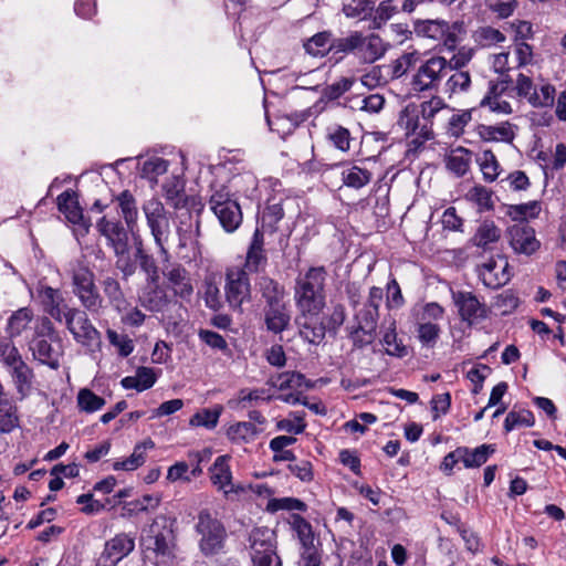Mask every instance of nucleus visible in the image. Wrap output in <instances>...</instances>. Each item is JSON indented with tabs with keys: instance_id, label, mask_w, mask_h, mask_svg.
<instances>
[{
	"instance_id": "f257e3e1",
	"label": "nucleus",
	"mask_w": 566,
	"mask_h": 566,
	"mask_svg": "<svg viewBox=\"0 0 566 566\" xmlns=\"http://www.w3.org/2000/svg\"><path fill=\"white\" fill-rule=\"evenodd\" d=\"M327 271L324 266H312L296 279L294 298L300 312L321 313L325 306V282Z\"/></svg>"
},
{
	"instance_id": "f03ea898",
	"label": "nucleus",
	"mask_w": 566,
	"mask_h": 566,
	"mask_svg": "<svg viewBox=\"0 0 566 566\" xmlns=\"http://www.w3.org/2000/svg\"><path fill=\"white\" fill-rule=\"evenodd\" d=\"M142 210L159 256L164 262H168L170 253L167 244L171 235V224L168 211L164 203L156 197L145 200L143 202Z\"/></svg>"
},
{
	"instance_id": "7ed1b4c3",
	"label": "nucleus",
	"mask_w": 566,
	"mask_h": 566,
	"mask_svg": "<svg viewBox=\"0 0 566 566\" xmlns=\"http://www.w3.org/2000/svg\"><path fill=\"white\" fill-rule=\"evenodd\" d=\"M30 348L40 363L52 369L59 368L62 355L61 338L48 317L39 322Z\"/></svg>"
},
{
	"instance_id": "20e7f679",
	"label": "nucleus",
	"mask_w": 566,
	"mask_h": 566,
	"mask_svg": "<svg viewBox=\"0 0 566 566\" xmlns=\"http://www.w3.org/2000/svg\"><path fill=\"white\" fill-rule=\"evenodd\" d=\"M195 531L199 536V551L205 556L217 555L223 549L228 537L227 530L209 510L205 509L198 513Z\"/></svg>"
},
{
	"instance_id": "39448f33",
	"label": "nucleus",
	"mask_w": 566,
	"mask_h": 566,
	"mask_svg": "<svg viewBox=\"0 0 566 566\" xmlns=\"http://www.w3.org/2000/svg\"><path fill=\"white\" fill-rule=\"evenodd\" d=\"M145 545L155 554L157 563H168L175 558L172 523L165 515H158L149 525Z\"/></svg>"
},
{
	"instance_id": "423d86ee",
	"label": "nucleus",
	"mask_w": 566,
	"mask_h": 566,
	"mask_svg": "<svg viewBox=\"0 0 566 566\" xmlns=\"http://www.w3.org/2000/svg\"><path fill=\"white\" fill-rule=\"evenodd\" d=\"M211 191L210 209L227 232L235 231L242 222V212L239 203L231 198L228 188L223 185L212 186Z\"/></svg>"
},
{
	"instance_id": "0eeeda50",
	"label": "nucleus",
	"mask_w": 566,
	"mask_h": 566,
	"mask_svg": "<svg viewBox=\"0 0 566 566\" xmlns=\"http://www.w3.org/2000/svg\"><path fill=\"white\" fill-rule=\"evenodd\" d=\"M250 555L253 566H282L276 554L275 534L268 527H256L249 535Z\"/></svg>"
},
{
	"instance_id": "6e6552de",
	"label": "nucleus",
	"mask_w": 566,
	"mask_h": 566,
	"mask_svg": "<svg viewBox=\"0 0 566 566\" xmlns=\"http://www.w3.org/2000/svg\"><path fill=\"white\" fill-rule=\"evenodd\" d=\"M419 65L411 78V87L415 92L436 91L447 75V59L432 55L427 60H419Z\"/></svg>"
},
{
	"instance_id": "1a4fd4ad",
	"label": "nucleus",
	"mask_w": 566,
	"mask_h": 566,
	"mask_svg": "<svg viewBox=\"0 0 566 566\" xmlns=\"http://www.w3.org/2000/svg\"><path fill=\"white\" fill-rule=\"evenodd\" d=\"M2 358L7 371L17 389L19 399L23 400L31 392L33 371L22 359L18 348L6 344L2 346Z\"/></svg>"
},
{
	"instance_id": "9d476101",
	"label": "nucleus",
	"mask_w": 566,
	"mask_h": 566,
	"mask_svg": "<svg viewBox=\"0 0 566 566\" xmlns=\"http://www.w3.org/2000/svg\"><path fill=\"white\" fill-rule=\"evenodd\" d=\"M200 223L199 216H192L189 212L184 214L180 219L177 227V248L180 251V258L182 260H197L202 254L201 243L199 241L201 237Z\"/></svg>"
},
{
	"instance_id": "9b49d317",
	"label": "nucleus",
	"mask_w": 566,
	"mask_h": 566,
	"mask_svg": "<svg viewBox=\"0 0 566 566\" xmlns=\"http://www.w3.org/2000/svg\"><path fill=\"white\" fill-rule=\"evenodd\" d=\"M224 293L229 306L241 312V306L250 300L251 285L245 269L231 266L226 272Z\"/></svg>"
},
{
	"instance_id": "f8f14e48",
	"label": "nucleus",
	"mask_w": 566,
	"mask_h": 566,
	"mask_svg": "<svg viewBox=\"0 0 566 566\" xmlns=\"http://www.w3.org/2000/svg\"><path fill=\"white\" fill-rule=\"evenodd\" d=\"M63 322L74 339L82 345H92L101 338L99 332L93 326L84 311L75 307L66 310Z\"/></svg>"
},
{
	"instance_id": "ddd939ff",
	"label": "nucleus",
	"mask_w": 566,
	"mask_h": 566,
	"mask_svg": "<svg viewBox=\"0 0 566 566\" xmlns=\"http://www.w3.org/2000/svg\"><path fill=\"white\" fill-rule=\"evenodd\" d=\"M454 306L462 322L473 325L488 317L489 310L475 294L469 291H451Z\"/></svg>"
},
{
	"instance_id": "4468645a",
	"label": "nucleus",
	"mask_w": 566,
	"mask_h": 566,
	"mask_svg": "<svg viewBox=\"0 0 566 566\" xmlns=\"http://www.w3.org/2000/svg\"><path fill=\"white\" fill-rule=\"evenodd\" d=\"M135 548V541L129 535L122 533L107 541L104 551L99 555L95 566H117Z\"/></svg>"
},
{
	"instance_id": "2eb2a0df",
	"label": "nucleus",
	"mask_w": 566,
	"mask_h": 566,
	"mask_svg": "<svg viewBox=\"0 0 566 566\" xmlns=\"http://www.w3.org/2000/svg\"><path fill=\"white\" fill-rule=\"evenodd\" d=\"M510 265L504 256L492 258L478 268L479 277L489 289H499L511 280Z\"/></svg>"
},
{
	"instance_id": "dca6fc26",
	"label": "nucleus",
	"mask_w": 566,
	"mask_h": 566,
	"mask_svg": "<svg viewBox=\"0 0 566 566\" xmlns=\"http://www.w3.org/2000/svg\"><path fill=\"white\" fill-rule=\"evenodd\" d=\"M511 248L517 254L532 255L539 249L535 230L526 223L513 224L507 230Z\"/></svg>"
},
{
	"instance_id": "f3484780",
	"label": "nucleus",
	"mask_w": 566,
	"mask_h": 566,
	"mask_svg": "<svg viewBox=\"0 0 566 566\" xmlns=\"http://www.w3.org/2000/svg\"><path fill=\"white\" fill-rule=\"evenodd\" d=\"M229 459V455H220L214 460L210 468V480L212 484L218 490L222 491L226 496H229L232 493L239 494L245 491V486L243 484L232 483V472L230 470Z\"/></svg>"
},
{
	"instance_id": "a211bd4d",
	"label": "nucleus",
	"mask_w": 566,
	"mask_h": 566,
	"mask_svg": "<svg viewBox=\"0 0 566 566\" xmlns=\"http://www.w3.org/2000/svg\"><path fill=\"white\" fill-rule=\"evenodd\" d=\"M295 323L303 339L318 345L325 337L326 327L319 318V313L300 312Z\"/></svg>"
},
{
	"instance_id": "6ab92c4d",
	"label": "nucleus",
	"mask_w": 566,
	"mask_h": 566,
	"mask_svg": "<svg viewBox=\"0 0 566 566\" xmlns=\"http://www.w3.org/2000/svg\"><path fill=\"white\" fill-rule=\"evenodd\" d=\"M38 292L44 312L55 321L62 323L65 317L66 310H71L72 307L65 304L61 291L51 286H42Z\"/></svg>"
},
{
	"instance_id": "aec40b11",
	"label": "nucleus",
	"mask_w": 566,
	"mask_h": 566,
	"mask_svg": "<svg viewBox=\"0 0 566 566\" xmlns=\"http://www.w3.org/2000/svg\"><path fill=\"white\" fill-rule=\"evenodd\" d=\"M142 306L151 312H161L168 305V296L159 280L145 281L139 293Z\"/></svg>"
},
{
	"instance_id": "412c9836",
	"label": "nucleus",
	"mask_w": 566,
	"mask_h": 566,
	"mask_svg": "<svg viewBox=\"0 0 566 566\" xmlns=\"http://www.w3.org/2000/svg\"><path fill=\"white\" fill-rule=\"evenodd\" d=\"M164 275L169 282L176 296L188 300L193 293L189 272L180 264H172L164 271Z\"/></svg>"
},
{
	"instance_id": "4be33fe9",
	"label": "nucleus",
	"mask_w": 566,
	"mask_h": 566,
	"mask_svg": "<svg viewBox=\"0 0 566 566\" xmlns=\"http://www.w3.org/2000/svg\"><path fill=\"white\" fill-rule=\"evenodd\" d=\"M96 228L98 232L106 238L107 243L112 247L113 251L128 245L127 230L120 221L108 220L106 217H102L97 221Z\"/></svg>"
},
{
	"instance_id": "5701e85b",
	"label": "nucleus",
	"mask_w": 566,
	"mask_h": 566,
	"mask_svg": "<svg viewBox=\"0 0 566 566\" xmlns=\"http://www.w3.org/2000/svg\"><path fill=\"white\" fill-rule=\"evenodd\" d=\"M387 49L388 44L378 34H363L357 59L364 63H374L385 55Z\"/></svg>"
},
{
	"instance_id": "b1692460",
	"label": "nucleus",
	"mask_w": 566,
	"mask_h": 566,
	"mask_svg": "<svg viewBox=\"0 0 566 566\" xmlns=\"http://www.w3.org/2000/svg\"><path fill=\"white\" fill-rule=\"evenodd\" d=\"M340 178L344 186L358 190L373 180L374 172L365 166L343 164L340 166Z\"/></svg>"
},
{
	"instance_id": "393cba45",
	"label": "nucleus",
	"mask_w": 566,
	"mask_h": 566,
	"mask_svg": "<svg viewBox=\"0 0 566 566\" xmlns=\"http://www.w3.org/2000/svg\"><path fill=\"white\" fill-rule=\"evenodd\" d=\"M122 218L127 229L134 232L138 228V203L134 195L129 190H124L115 198Z\"/></svg>"
},
{
	"instance_id": "a878e982",
	"label": "nucleus",
	"mask_w": 566,
	"mask_h": 566,
	"mask_svg": "<svg viewBox=\"0 0 566 566\" xmlns=\"http://www.w3.org/2000/svg\"><path fill=\"white\" fill-rule=\"evenodd\" d=\"M417 32L433 40H443L449 49L455 45V36L449 32V24L442 20H428L417 25Z\"/></svg>"
},
{
	"instance_id": "bb28decb",
	"label": "nucleus",
	"mask_w": 566,
	"mask_h": 566,
	"mask_svg": "<svg viewBox=\"0 0 566 566\" xmlns=\"http://www.w3.org/2000/svg\"><path fill=\"white\" fill-rule=\"evenodd\" d=\"M264 321L268 331L279 334L287 328L291 315L285 305V302L265 306Z\"/></svg>"
},
{
	"instance_id": "cd10ccee",
	"label": "nucleus",
	"mask_w": 566,
	"mask_h": 566,
	"mask_svg": "<svg viewBox=\"0 0 566 566\" xmlns=\"http://www.w3.org/2000/svg\"><path fill=\"white\" fill-rule=\"evenodd\" d=\"M57 208L70 222L74 224H82L86 229L88 228V224L84 221L83 211L74 191L65 190L59 195Z\"/></svg>"
},
{
	"instance_id": "c85d7f7f",
	"label": "nucleus",
	"mask_w": 566,
	"mask_h": 566,
	"mask_svg": "<svg viewBox=\"0 0 566 566\" xmlns=\"http://www.w3.org/2000/svg\"><path fill=\"white\" fill-rule=\"evenodd\" d=\"M502 235L501 229L492 220H483L476 228L471 243L484 251L490 250L493 243H496Z\"/></svg>"
},
{
	"instance_id": "c756f323",
	"label": "nucleus",
	"mask_w": 566,
	"mask_h": 566,
	"mask_svg": "<svg viewBox=\"0 0 566 566\" xmlns=\"http://www.w3.org/2000/svg\"><path fill=\"white\" fill-rule=\"evenodd\" d=\"M155 443L151 439H146L140 443H137L133 450V453L125 460H117L113 463L115 471H134L142 467L146 461V449H153Z\"/></svg>"
},
{
	"instance_id": "7c9ffc66",
	"label": "nucleus",
	"mask_w": 566,
	"mask_h": 566,
	"mask_svg": "<svg viewBox=\"0 0 566 566\" xmlns=\"http://www.w3.org/2000/svg\"><path fill=\"white\" fill-rule=\"evenodd\" d=\"M138 165L140 177L147 179L154 186L158 182V177L167 172L169 161L158 156H150L139 159Z\"/></svg>"
},
{
	"instance_id": "2f4dec72",
	"label": "nucleus",
	"mask_w": 566,
	"mask_h": 566,
	"mask_svg": "<svg viewBox=\"0 0 566 566\" xmlns=\"http://www.w3.org/2000/svg\"><path fill=\"white\" fill-rule=\"evenodd\" d=\"M70 275L72 279V291L75 296L95 284L94 272L80 262L71 264Z\"/></svg>"
},
{
	"instance_id": "473e14b6",
	"label": "nucleus",
	"mask_w": 566,
	"mask_h": 566,
	"mask_svg": "<svg viewBox=\"0 0 566 566\" xmlns=\"http://www.w3.org/2000/svg\"><path fill=\"white\" fill-rule=\"evenodd\" d=\"M101 286L108 303L118 312L126 308V298L119 281L111 275L102 279Z\"/></svg>"
},
{
	"instance_id": "72a5a7b5",
	"label": "nucleus",
	"mask_w": 566,
	"mask_h": 566,
	"mask_svg": "<svg viewBox=\"0 0 566 566\" xmlns=\"http://www.w3.org/2000/svg\"><path fill=\"white\" fill-rule=\"evenodd\" d=\"M479 136L485 142L511 143L514 139L513 126L509 123L499 125H481L478 128Z\"/></svg>"
},
{
	"instance_id": "f704fd0d",
	"label": "nucleus",
	"mask_w": 566,
	"mask_h": 566,
	"mask_svg": "<svg viewBox=\"0 0 566 566\" xmlns=\"http://www.w3.org/2000/svg\"><path fill=\"white\" fill-rule=\"evenodd\" d=\"M462 462L465 468H480L484 464L489 457L495 452L493 444H482L475 449H469L467 447H460Z\"/></svg>"
},
{
	"instance_id": "c9c22d12",
	"label": "nucleus",
	"mask_w": 566,
	"mask_h": 566,
	"mask_svg": "<svg viewBox=\"0 0 566 566\" xmlns=\"http://www.w3.org/2000/svg\"><path fill=\"white\" fill-rule=\"evenodd\" d=\"M472 153L463 147L451 150L447 157V168L458 177L464 176L470 169Z\"/></svg>"
},
{
	"instance_id": "e433bc0d",
	"label": "nucleus",
	"mask_w": 566,
	"mask_h": 566,
	"mask_svg": "<svg viewBox=\"0 0 566 566\" xmlns=\"http://www.w3.org/2000/svg\"><path fill=\"white\" fill-rule=\"evenodd\" d=\"M378 315L377 310L367 306H364V308L356 314L357 326H359L363 333L368 335L365 342L357 340L358 343L371 344L374 342Z\"/></svg>"
},
{
	"instance_id": "4c0bfd02",
	"label": "nucleus",
	"mask_w": 566,
	"mask_h": 566,
	"mask_svg": "<svg viewBox=\"0 0 566 566\" xmlns=\"http://www.w3.org/2000/svg\"><path fill=\"white\" fill-rule=\"evenodd\" d=\"M135 258L140 270L146 275V281L160 280L157 262L154 256L144 249L142 241L135 244Z\"/></svg>"
},
{
	"instance_id": "58836bf2",
	"label": "nucleus",
	"mask_w": 566,
	"mask_h": 566,
	"mask_svg": "<svg viewBox=\"0 0 566 566\" xmlns=\"http://www.w3.org/2000/svg\"><path fill=\"white\" fill-rule=\"evenodd\" d=\"M266 306L284 302V289L269 276H261L256 283Z\"/></svg>"
},
{
	"instance_id": "ea45409f",
	"label": "nucleus",
	"mask_w": 566,
	"mask_h": 566,
	"mask_svg": "<svg viewBox=\"0 0 566 566\" xmlns=\"http://www.w3.org/2000/svg\"><path fill=\"white\" fill-rule=\"evenodd\" d=\"M115 254V266L122 273V279L127 281L137 271V261L135 255L132 256L129 251V244L118 250H114Z\"/></svg>"
},
{
	"instance_id": "a19ab883",
	"label": "nucleus",
	"mask_w": 566,
	"mask_h": 566,
	"mask_svg": "<svg viewBox=\"0 0 566 566\" xmlns=\"http://www.w3.org/2000/svg\"><path fill=\"white\" fill-rule=\"evenodd\" d=\"M343 13L346 18L367 20L374 11V3L370 0H344Z\"/></svg>"
},
{
	"instance_id": "79ce46f5",
	"label": "nucleus",
	"mask_w": 566,
	"mask_h": 566,
	"mask_svg": "<svg viewBox=\"0 0 566 566\" xmlns=\"http://www.w3.org/2000/svg\"><path fill=\"white\" fill-rule=\"evenodd\" d=\"M259 433L255 424L248 421L234 423L227 431L228 438L235 443L251 442Z\"/></svg>"
},
{
	"instance_id": "37998d69",
	"label": "nucleus",
	"mask_w": 566,
	"mask_h": 566,
	"mask_svg": "<svg viewBox=\"0 0 566 566\" xmlns=\"http://www.w3.org/2000/svg\"><path fill=\"white\" fill-rule=\"evenodd\" d=\"M81 305L92 314H99L105 308L104 298L99 294L96 284L76 295Z\"/></svg>"
},
{
	"instance_id": "c03bdc74",
	"label": "nucleus",
	"mask_w": 566,
	"mask_h": 566,
	"mask_svg": "<svg viewBox=\"0 0 566 566\" xmlns=\"http://www.w3.org/2000/svg\"><path fill=\"white\" fill-rule=\"evenodd\" d=\"M493 192L484 186L475 185L465 195L467 200L474 203L480 212L493 209Z\"/></svg>"
},
{
	"instance_id": "a18cd8bd",
	"label": "nucleus",
	"mask_w": 566,
	"mask_h": 566,
	"mask_svg": "<svg viewBox=\"0 0 566 566\" xmlns=\"http://www.w3.org/2000/svg\"><path fill=\"white\" fill-rule=\"evenodd\" d=\"M77 407L81 411L93 413L105 406V399L94 394L88 388H82L76 397Z\"/></svg>"
},
{
	"instance_id": "49530a36",
	"label": "nucleus",
	"mask_w": 566,
	"mask_h": 566,
	"mask_svg": "<svg viewBox=\"0 0 566 566\" xmlns=\"http://www.w3.org/2000/svg\"><path fill=\"white\" fill-rule=\"evenodd\" d=\"M535 418L532 411L527 409L511 410L504 420V430L510 432L518 427H533Z\"/></svg>"
},
{
	"instance_id": "de8ad7c7",
	"label": "nucleus",
	"mask_w": 566,
	"mask_h": 566,
	"mask_svg": "<svg viewBox=\"0 0 566 566\" xmlns=\"http://www.w3.org/2000/svg\"><path fill=\"white\" fill-rule=\"evenodd\" d=\"M331 41V33L319 32L313 35L310 40L304 43L306 53L312 56H323L329 50H333Z\"/></svg>"
},
{
	"instance_id": "09e8293b",
	"label": "nucleus",
	"mask_w": 566,
	"mask_h": 566,
	"mask_svg": "<svg viewBox=\"0 0 566 566\" xmlns=\"http://www.w3.org/2000/svg\"><path fill=\"white\" fill-rule=\"evenodd\" d=\"M471 86V76L468 71H455L446 82V93L449 96L465 93Z\"/></svg>"
},
{
	"instance_id": "8fccbe9b",
	"label": "nucleus",
	"mask_w": 566,
	"mask_h": 566,
	"mask_svg": "<svg viewBox=\"0 0 566 566\" xmlns=\"http://www.w3.org/2000/svg\"><path fill=\"white\" fill-rule=\"evenodd\" d=\"M361 35V32L353 31L347 36L336 39L332 43L333 50L337 53L354 54L357 57Z\"/></svg>"
},
{
	"instance_id": "3c124183",
	"label": "nucleus",
	"mask_w": 566,
	"mask_h": 566,
	"mask_svg": "<svg viewBox=\"0 0 566 566\" xmlns=\"http://www.w3.org/2000/svg\"><path fill=\"white\" fill-rule=\"evenodd\" d=\"M266 265L268 255L265 250L248 248L244 265L241 268L245 269L247 274L262 272Z\"/></svg>"
},
{
	"instance_id": "603ef678",
	"label": "nucleus",
	"mask_w": 566,
	"mask_h": 566,
	"mask_svg": "<svg viewBox=\"0 0 566 566\" xmlns=\"http://www.w3.org/2000/svg\"><path fill=\"white\" fill-rule=\"evenodd\" d=\"M32 319V313L29 308H20L11 315L7 325V332L11 337L19 336Z\"/></svg>"
},
{
	"instance_id": "864d4df0",
	"label": "nucleus",
	"mask_w": 566,
	"mask_h": 566,
	"mask_svg": "<svg viewBox=\"0 0 566 566\" xmlns=\"http://www.w3.org/2000/svg\"><path fill=\"white\" fill-rule=\"evenodd\" d=\"M478 163L485 181L492 182L497 178L500 166L495 155L491 150H484L478 158Z\"/></svg>"
},
{
	"instance_id": "5fc2aeb1",
	"label": "nucleus",
	"mask_w": 566,
	"mask_h": 566,
	"mask_svg": "<svg viewBox=\"0 0 566 566\" xmlns=\"http://www.w3.org/2000/svg\"><path fill=\"white\" fill-rule=\"evenodd\" d=\"M293 528L297 534L303 551H307V548H316L313 545L314 535L312 525L304 517L295 515L293 517Z\"/></svg>"
},
{
	"instance_id": "6e6d98bb",
	"label": "nucleus",
	"mask_w": 566,
	"mask_h": 566,
	"mask_svg": "<svg viewBox=\"0 0 566 566\" xmlns=\"http://www.w3.org/2000/svg\"><path fill=\"white\" fill-rule=\"evenodd\" d=\"M221 411V407L216 409H202L190 418L189 423L192 427H205L207 429H213L218 424Z\"/></svg>"
},
{
	"instance_id": "4d7b16f0",
	"label": "nucleus",
	"mask_w": 566,
	"mask_h": 566,
	"mask_svg": "<svg viewBox=\"0 0 566 566\" xmlns=\"http://www.w3.org/2000/svg\"><path fill=\"white\" fill-rule=\"evenodd\" d=\"M420 60L417 51L408 52L399 56L391 64V76L399 78L405 75L411 67H415Z\"/></svg>"
},
{
	"instance_id": "13d9d810",
	"label": "nucleus",
	"mask_w": 566,
	"mask_h": 566,
	"mask_svg": "<svg viewBox=\"0 0 566 566\" xmlns=\"http://www.w3.org/2000/svg\"><path fill=\"white\" fill-rule=\"evenodd\" d=\"M284 217L281 200L277 202H269L262 212L261 224L268 227L270 233L276 230V223Z\"/></svg>"
},
{
	"instance_id": "bf43d9fd",
	"label": "nucleus",
	"mask_w": 566,
	"mask_h": 566,
	"mask_svg": "<svg viewBox=\"0 0 566 566\" xmlns=\"http://www.w3.org/2000/svg\"><path fill=\"white\" fill-rule=\"evenodd\" d=\"M417 333L422 346L433 347L440 336L441 328L436 323L419 322Z\"/></svg>"
},
{
	"instance_id": "052dcab7",
	"label": "nucleus",
	"mask_w": 566,
	"mask_h": 566,
	"mask_svg": "<svg viewBox=\"0 0 566 566\" xmlns=\"http://www.w3.org/2000/svg\"><path fill=\"white\" fill-rule=\"evenodd\" d=\"M474 40L482 46H492L505 41V35L492 27H482L474 32Z\"/></svg>"
},
{
	"instance_id": "680f3d73",
	"label": "nucleus",
	"mask_w": 566,
	"mask_h": 566,
	"mask_svg": "<svg viewBox=\"0 0 566 566\" xmlns=\"http://www.w3.org/2000/svg\"><path fill=\"white\" fill-rule=\"evenodd\" d=\"M305 377L300 373L287 371L271 379V385L280 390L298 388L303 385Z\"/></svg>"
},
{
	"instance_id": "e2e57ef3",
	"label": "nucleus",
	"mask_w": 566,
	"mask_h": 566,
	"mask_svg": "<svg viewBox=\"0 0 566 566\" xmlns=\"http://www.w3.org/2000/svg\"><path fill=\"white\" fill-rule=\"evenodd\" d=\"M555 101V87L551 84H544L539 91H534L532 97H530V104L535 107H547L552 106Z\"/></svg>"
},
{
	"instance_id": "0e129e2a",
	"label": "nucleus",
	"mask_w": 566,
	"mask_h": 566,
	"mask_svg": "<svg viewBox=\"0 0 566 566\" xmlns=\"http://www.w3.org/2000/svg\"><path fill=\"white\" fill-rule=\"evenodd\" d=\"M420 107L421 116L427 122H432L439 112L449 109V106L440 96H432L430 99L421 103Z\"/></svg>"
},
{
	"instance_id": "69168bd1",
	"label": "nucleus",
	"mask_w": 566,
	"mask_h": 566,
	"mask_svg": "<svg viewBox=\"0 0 566 566\" xmlns=\"http://www.w3.org/2000/svg\"><path fill=\"white\" fill-rule=\"evenodd\" d=\"M327 137L337 149L342 151H347L349 149L350 135L347 128L342 126L329 127Z\"/></svg>"
},
{
	"instance_id": "338daca9",
	"label": "nucleus",
	"mask_w": 566,
	"mask_h": 566,
	"mask_svg": "<svg viewBox=\"0 0 566 566\" xmlns=\"http://www.w3.org/2000/svg\"><path fill=\"white\" fill-rule=\"evenodd\" d=\"M106 335L109 343L118 348V353L123 357H127L134 350L133 342L126 335L118 334L113 329H107Z\"/></svg>"
},
{
	"instance_id": "774afa93",
	"label": "nucleus",
	"mask_w": 566,
	"mask_h": 566,
	"mask_svg": "<svg viewBox=\"0 0 566 566\" xmlns=\"http://www.w3.org/2000/svg\"><path fill=\"white\" fill-rule=\"evenodd\" d=\"M472 116L469 111H462L458 114H453L449 118L448 133L451 136L459 137L463 134L464 127L469 124Z\"/></svg>"
}]
</instances>
